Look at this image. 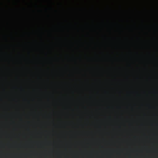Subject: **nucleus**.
I'll use <instances>...</instances> for the list:
<instances>
[{
    "label": "nucleus",
    "instance_id": "f257e3e1",
    "mask_svg": "<svg viewBox=\"0 0 158 158\" xmlns=\"http://www.w3.org/2000/svg\"><path fill=\"white\" fill-rule=\"evenodd\" d=\"M156 13L157 12H158V10H156Z\"/></svg>",
    "mask_w": 158,
    "mask_h": 158
}]
</instances>
